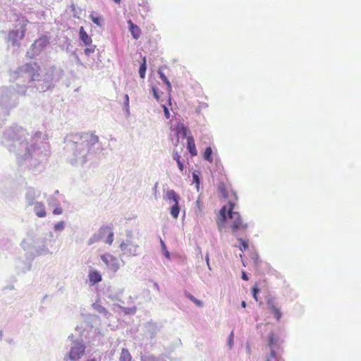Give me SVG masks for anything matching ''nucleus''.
Returning a JSON list of instances; mask_svg holds the SVG:
<instances>
[{"instance_id":"1","label":"nucleus","mask_w":361,"mask_h":361,"mask_svg":"<svg viewBox=\"0 0 361 361\" xmlns=\"http://www.w3.org/2000/svg\"><path fill=\"white\" fill-rule=\"evenodd\" d=\"M231 194L233 197L228 201V205L221 208L216 219V224L220 231L227 226L231 230L233 235H237L239 231L247 229V224L244 222L238 212H233L238 196L235 192L232 191Z\"/></svg>"},{"instance_id":"2","label":"nucleus","mask_w":361,"mask_h":361,"mask_svg":"<svg viewBox=\"0 0 361 361\" xmlns=\"http://www.w3.org/2000/svg\"><path fill=\"white\" fill-rule=\"evenodd\" d=\"M101 259L109 269L113 272H116L121 268V261L117 257L106 254L101 256Z\"/></svg>"},{"instance_id":"3","label":"nucleus","mask_w":361,"mask_h":361,"mask_svg":"<svg viewBox=\"0 0 361 361\" xmlns=\"http://www.w3.org/2000/svg\"><path fill=\"white\" fill-rule=\"evenodd\" d=\"M120 248L124 255L131 257L137 255L138 245L128 238L121 243Z\"/></svg>"},{"instance_id":"4","label":"nucleus","mask_w":361,"mask_h":361,"mask_svg":"<svg viewBox=\"0 0 361 361\" xmlns=\"http://www.w3.org/2000/svg\"><path fill=\"white\" fill-rule=\"evenodd\" d=\"M85 351V347L81 343H75L69 352L68 357L71 360H76L82 357Z\"/></svg>"},{"instance_id":"5","label":"nucleus","mask_w":361,"mask_h":361,"mask_svg":"<svg viewBox=\"0 0 361 361\" xmlns=\"http://www.w3.org/2000/svg\"><path fill=\"white\" fill-rule=\"evenodd\" d=\"M81 139L89 147L94 146L99 142V137L93 133H84L81 135Z\"/></svg>"},{"instance_id":"6","label":"nucleus","mask_w":361,"mask_h":361,"mask_svg":"<svg viewBox=\"0 0 361 361\" xmlns=\"http://www.w3.org/2000/svg\"><path fill=\"white\" fill-rule=\"evenodd\" d=\"M26 32V27L25 25L21 26V30H13L9 32L8 37L11 39H12L13 42H17L19 40H21L24 38V36L25 35Z\"/></svg>"},{"instance_id":"7","label":"nucleus","mask_w":361,"mask_h":361,"mask_svg":"<svg viewBox=\"0 0 361 361\" xmlns=\"http://www.w3.org/2000/svg\"><path fill=\"white\" fill-rule=\"evenodd\" d=\"M100 234L104 237L106 235L105 243L111 245L114 242V231L109 226H105L100 228Z\"/></svg>"},{"instance_id":"8","label":"nucleus","mask_w":361,"mask_h":361,"mask_svg":"<svg viewBox=\"0 0 361 361\" xmlns=\"http://www.w3.org/2000/svg\"><path fill=\"white\" fill-rule=\"evenodd\" d=\"M267 306L269 309L270 312L272 314H274V317L276 319L277 321H279L281 318L282 314L281 312V310L276 305L275 302L270 300L267 302Z\"/></svg>"},{"instance_id":"9","label":"nucleus","mask_w":361,"mask_h":361,"mask_svg":"<svg viewBox=\"0 0 361 361\" xmlns=\"http://www.w3.org/2000/svg\"><path fill=\"white\" fill-rule=\"evenodd\" d=\"M80 39L85 46H90L92 43V39L85 30L84 27L81 26L79 31Z\"/></svg>"},{"instance_id":"10","label":"nucleus","mask_w":361,"mask_h":361,"mask_svg":"<svg viewBox=\"0 0 361 361\" xmlns=\"http://www.w3.org/2000/svg\"><path fill=\"white\" fill-rule=\"evenodd\" d=\"M128 24L129 25V30L132 34L133 38L138 39L141 35V30L139 26L137 25H134L131 20H129L128 21Z\"/></svg>"},{"instance_id":"11","label":"nucleus","mask_w":361,"mask_h":361,"mask_svg":"<svg viewBox=\"0 0 361 361\" xmlns=\"http://www.w3.org/2000/svg\"><path fill=\"white\" fill-rule=\"evenodd\" d=\"M187 148L189 151V153L192 157L197 155V150L196 149L195 140L192 135L188 136L187 137Z\"/></svg>"},{"instance_id":"12","label":"nucleus","mask_w":361,"mask_h":361,"mask_svg":"<svg viewBox=\"0 0 361 361\" xmlns=\"http://www.w3.org/2000/svg\"><path fill=\"white\" fill-rule=\"evenodd\" d=\"M88 278L92 285L102 281V276L99 271L92 270L89 272Z\"/></svg>"},{"instance_id":"13","label":"nucleus","mask_w":361,"mask_h":361,"mask_svg":"<svg viewBox=\"0 0 361 361\" xmlns=\"http://www.w3.org/2000/svg\"><path fill=\"white\" fill-rule=\"evenodd\" d=\"M34 212L35 214L39 217L45 216L47 214L44 206L43 204L39 203V202H37L36 204H35Z\"/></svg>"},{"instance_id":"14","label":"nucleus","mask_w":361,"mask_h":361,"mask_svg":"<svg viewBox=\"0 0 361 361\" xmlns=\"http://www.w3.org/2000/svg\"><path fill=\"white\" fill-rule=\"evenodd\" d=\"M90 18H91L94 24L99 26L102 25L103 18L101 16H99V14L95 12H92L90 15Z\"/></svg>"},{"instance_id":"15","label":"nucleus","mask_w":361,"mask_h":361,"mask_svg":"<svg viewBox=\"0 0 361 361\" xmlns=\"http://www.w3.org/2000/svg\"><path fill=\"white\" fill-rule=\"evenodd\" d=\"M119 361H133V357L128 350H121V352L120 353Z\"/></svg>"},{"instance_id":"16","label":"nucleus","mask_w":361,"mask_h":361,"mask_svg":"<svg viewBox=\"0 0 361 361\" xmlns=\"http://www.w3.org/2000/svg\"><path fill=\"white\" fill-rule=\"evenodd\" d=\"M278 338L274 335V333H271L268 336V345L271 347V350H274L275 346H276L278 343Z\"/></svg>"},{"instance_id":"17","label":"nucleus","mask_w":361,"mask_h":361,"mask_svg":"<svg viewBox=\"0 0 361 361\" xmlns=\"http://www.w3.org/2000/svg\"><path fill=\"white\" fill-rule=\"evenodd\" d=\"M166 197L168 199V200H172V201L173 202V203L175 204V202H179V200H180V197L177 195V193L171 190H168L166 193Z\"/></svg>"},{"instance_id":"18","label":"nucleus","mask_w":361,"mask_h":361,"mask_svg":"<svg viewBox=\"0 0 361 361\" xmlns=\"http://www.w3.org/2000/svg\"><path fill=\"white\" fill-rule=\"evenodd\" d=\"M171 214L173 218L176 219V218L178 217L180 214V206H179V202L177 203L173 204L172 207L171 208Z\"/></svg>"},{"instance_id":"19","label":"nucleus","mask_w":361,"mask_h":361,"mask_svg":"<svg viewBox=\"0 0 361 361\" xmlns=\"http://www.w3.org/2000/svg\"><path fill=\"white\" fill-rule=\"evenodd\" d=\"M139 73L141 78H145L146 74V56L143 57L142 62L140 65Z\"/></svg>"},{"instance_id":"20","label":"nucleus","mask_w":361,"mask_h":361,"mask_svg":"<svg viewBox=\"0 0 361 361\" xmlns=\"http://www.w3.org/2000/svg\"><path fill=\"white\" fill-rule=\"evenodd\" d=\"M159 75L160 78L162 80V81L166 85L167 90L169 92H171L172 90V85H171V82L169 81V79L167 78V77L161 71H159Z\"/></svg>"},{"instance_id":"21","label":"nucleus","mask_w":361,"mask_h":361,"mask_svg":"<svg viewBox=\"0 0 361 361\" xmlns=\"http://www.w3.org/2000/svg\"><path fill=\"white\" fill-rule=\"evenodd\" d=\"M204 160L210 162V163H212L213 161V158H212V147H207L204 150Z\"/></svg>"},{"instance_id":"22","label":"nucleus","mask_w":361,"mask_h":361,"mask_svg":"<svg viewBox=\"0 0 361 361\" xmlns=\"http://www.w3.org/2000/svg\"><path fill=\"white\" fill-rule=\"evenodd\" d=\"M35 43H38V44L41 47H46L49 44V37H47V35H43L37 39Z\"/></svg>"},{"instance_id":"23","label":"nucleus","mask_w":361,"mask_h":361,"mask_svg":"<svg viewBox=\"0 0 361 361\" xmlns=\"http://www.w3.org/2000/svg\"><path fill=\"white\" fill-rule=\"evenodd\" d=\"M185 295L187 296V298L190 300L191 301H192L193 303H195V305L197 307H202L203 305V302L200 300H197L195 298L193 297V295L190 293H185Z\"/></svg>"},{"instance_id":"24","label":"nucleus","mask_w":361,"mask_h":361,"mask_svg":"<svg viewBox=\"0 0 361 361\" xmlns=\"http://www.w3.org/2000/svg\"><path fill=\"white\" fill-rule=\"evenodd\" d=\"M266 361H284L281 357L276 356V353L274 350H271L269 356L266 358Z\"/></svg>"},{"instance_id":"25","label":"nucleus","mask_w":361,"mask_h":361,"mask_svg":"<svg viewBox=\"0 0 361 361\" xmlns=\"http://www.w3.org/2000/svg\"><path fill=\"white\" fill-rule=\"evenodd\" d=\"M218 190L221 193L225 199L228 198V194L226 190L224 183H220L218 185Z\"/></svg>"},{"instance_id":"26","label":"nucleus","mask_w":361,"mask_h":361,"mask_svg":"<svg viewBox=\"0 0 361 361\" xmlns=\"http://www.w3.org/2000/svg\"><path fill=\"white\" fill-rule=\"evenodd\" d=\"M238 241L240 242V245L239 246V248L241 251H245L248 248V241H245L243 240V238H238Z\"/></svg>"},{"instance_id":"27","label":"nucleus","mask_w":361,"mask_h":361,"mask_svg":"<svg viewBox=\"0 0 361 361\" xmlns=\"http://www.w3.org/2000/svg\"><path fill=\"white\" fill-rule=\"evenodd\" d=\"M192 175L193 183L196 184V188L198 190V188H200V176L195 171L192 172Z\"/></svg>"},{"instance_id":"28","label":"nucleus","mask_w":361,"mask_h":361,"mask_svg":"<svg viewBox=\"0 0 361 361\" xmlns=\"http://www.w3.org/2000/svg\"><path fill=\"white\" fill-rule=\"evenodd\" d=\"M251 292H252V295L253 296V298L256 301H257L258 300L257 293L259 292V288H258L257 284H256L255 286H253L252 288Z\"/></svg>"},{"instance_id":"29","label":"nucleus","mask_w":361,"mask_h":361,"mask_svg":"<svg viewBox=\"0 0 361 361\" xmlns=\"http://www.w3.org/2000/svg\"><path fill=\"white\" fill-rule=\"evenodd\" d=\"M160 243L161 245V249L164 252V257L166 258H169L170 254H169V252L166 250L165 243L162 240H160Z\"/></svg>"},{"instance_id":"30","label":"nucleus","mask_w":361,"mask_h":361,"mask_svg":"<svg viewBox=\"0 0 361 361\" xmlns=\"http://www.w3.org/2000/svg\"><path fill=\"white\" fill-rule=\"evenodd\" d=\"M88 47H87L86 49H85L84 50V53L89 56L90 54H93L94 52V50H95V48H96V46L95 45H90V46H87Z\"/></svg>"},{"instance_id":"31","label":"nucleus","mask_w":361,"mask_h":361,"mask_svg":"<svg viewBox=\"0 0 361 361\" xmlns=\"http://www.w3.org/2000/svg\"><path fill=\"white\" fill-rule=\"evenodd\" d=\"M188 133V129L184 125L179 126V133H180L183 136L185 137L187 136Z\"/></svg>"},{"instance_id":"32","label":"nucleus","mask_w":361,"mask_h":361,"mask_svg":"<svg viewBox=\"0 0 361 361\" xmlns=\"http://www.w3.org/2000/svg\"><path fill=\"white\" fill-rule=\"evenodd\" d=\"M55 231H61L64 228V222L59 221L56 223L54 227Z\"/></svg>"},{"instance_id":"33","label":"nucleus","mask_w":361,"mask_h":361,"mask_svg":"<svg viewBox=\"0 0 361 361\" xmlns=\"http://www.w3.org/2000/svg\"><path fill=\"white\" fill-rule=\"evenodd\" d=\"M137 308L135 307H133L131 308H124V312L126 314H135L136 312Z\"/></svg>"},{"instance_id":"34","label":"nucleus","mask_w":361,"mask_h":361,"mask_svg":"<svg viewBox=\"0 0 361 361\" xmlns=\"http://www.w3.org/2000/svg\"><path fill=\"white\" fill-rule=\"evenodd\" d=\"M234 334L233 331H231L228 337V343L229 346L231 348L233 343Z\"/></svg>"},{"instance_id":"35","label":"nucleus","mask_w":361,"mask_h":361,"mask_svg":"<svg viewBox=\"0 0 361 361\" xmlns=\"http://www.w3.org/2000/svg\"><path fill=\"white\" fill-rule=\"evenodd\" d=\"M173 159L175 160L176 162L180 161V155L177 151H174L172 154Z\"/></svg>"},{"instance_id":"36","label":"nucleus","mask_w":361,"mask_h":361,"mask_svg":"<svg viewBox=\"0 0 361 361\" xmlns=\"http://www.w3.org/2000/svg\"><path fill=\"white\" fill-rule=\"evenodd\" d=\"M152 93L154 97L157 99L159 100L160 97L159 95V93L157 92V90L155 87H152Z\"/></svg>"},{"instance_id":"37","label":"nucleus","mask_w":361,"mask_h":361,"mask_svg":"<svg viewBox=\"0 0 361 361\" xmlns=\"http://www.w3.org/2000/svg\"><path fill=\"white\" fill-rule=\"evenodd\" d=\"M62 213V209L61 207H57L54 208L53 214H61Z\"/></svg>"},{"instance_id":"38","label":"nucleus","mask_w":361,"mask_h":361,"mask_svg":"<svg viewBox=\"0 0 361 361\" xmlns=\"http://www.w3.org/2000/svg\"><path fill=\"white\" fill-rule=\"evenodd\" d=\"M164 114H165L166 118H169L170 113H169V111L168 110L167 107H166V106H164Z\"/></svg>"},{"instance_id":"39","label":"nucleus","mask_w":361,"mask_h":361,"mask_svg":"<svg viewBox=\"0 0 361 361\" xmlns=\"http://www.w3.org/2000/svg\"><path fill=\"white\" fill-rule=\"evenodd\" d=\"M177 164L178 165V168H179L180 171H183L184 169L183 164L180 161L179 162H177Z\"/></svg>"},{"instance_id":"40","label":"nucleus","mask_w":361,"mask_h":361,"mask_svg":"<svg viewBox=\"0 0 361 361\" xmlns=\"http://www.w3.org/2000/svg\"><path fill=\"white\" fill-rule=\"evenodd\" d=\"M242 279L243 280H245V281H247L248 280L247 275L246 274V273L245 271L242 272Z\"/></svg>"},{"instance_id":"41","label":"nucleus","mask_w":361,"mask_h":361,"mask_svg":"<svg viewBox=\"0 0 361 361\" xmlns=\"http://www.w3.org/2000/svg\"><path fill=\"white\" fill-rule=\"evenodd\" d=\"M125 99H126V106H129V97L127 94L125 95Z\"/></svg>"},{"instance_id":"42","label":"nucleus","mask_w":361,"mask_h":361,"mask_svg":"<svg viewBox=\"0 0 361 361\" xmlns=\"http://www.w3.org/2000/svg\"><path fill=\"white\" fill-rule=\"evenodd\" d=\"M32 63H27L25 66V71H29L30 68H32Z\"/></svg>"},{"instance_id":"43","label":"nucleus","mask_w":361,"mask_h":361,"mask_svg":"<svg viewBox=\"0 0 361 361\" xmlns=\"http://www.w3.org/2000/svg\"><path fill=\"white\" fill-rule=\"evenodd\" d=\"M99 310L100 312L108 313V310L106 309H105L104 307H101Z\"/></svg>"},{"instance_id":"44","label":"nucleus","mask_w":361,"mask_h":361,"mask_svg":"<svg viewBox=\"0 0 361 361\" xmlns=\"http://www.w3.org/2000/svg\"><path fill=\"white\" fill-rule=\"evenodd\" d=\"M241 306L245 308L246 307V302L245 301H242Z\"/></svg>"},{"instance_id":"45","label":"nucleus","mask_w":361,"mask_h":361,"mask_svg":"<svg viewBox=\"0 0 361 361\" xmlns=\"http://www.w3.org/2000/svg\"><path fill=\"white\" fill-rule=\"evenodd\" d=\"M206 262H207V265L209 266V257H206Z\"/></svg>"},{"instance_id":"46","label":"nucleus","mask_w":361,"mask_h":361,"mask_svg":"<svg viewBox=\"0 0 361 361\" xmlns=\"http://www.w3.org/2000/svg\"><path fill=\"white\" fill-rule=\"evenodd\" d=\"M115 3L119 4L121 3V0H113Z\"/></svg>"},{"instance_id":"47","label":"nucleus","mask_w":361,"mask_h":361,"mask_svg":"<svg viewBox=\"0 0 361 361\" xmlns=\"http://www.w3.org/2000/svg\"><path fill=\"white\" fill-rule=\"evenodd\" d=\"M87 361H97V360H96V359L93 358V359L87 360Z\"/></svg>"}]
</instances>
